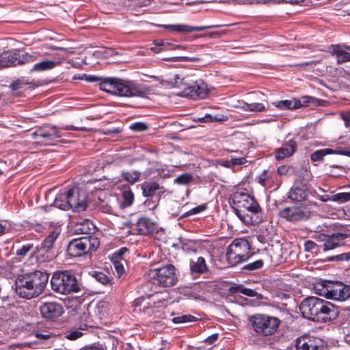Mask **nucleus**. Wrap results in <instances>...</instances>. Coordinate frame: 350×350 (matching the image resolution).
I'll use <instances>...</instances> for the list:
<instances>
[{"instance_id": "f257e3e1", "label": "nucleus", "mask_w": 350, "mask_h": 350, "mask_svg": "<svg viewBox=\"0 0 350 350\" xmlns=\"http://www.w3.org/2000/svg\"><path fill=\"white\" fill-rule=\"evenodd\" d=\"M49 280L46 273L35 271L18 275L16 280V292L23 298L30 299L39 296Z\"/></svg>"}, {"instance_id": "f03ea898", "label": "nucleus", "mask_w": 350, "mask_h": 350, "mask_svg": "<svg viewBox=\"0 0 350 350\" xmlns=\"http://www.w3.org/2000/svg\"><path fill=\"white\" fill-rule=\"evenodd\" d=\"M100 89L107 93L128 97H145L147 89L142 85L124 81L118 78L100 79Z\"/></svg>"}, {"instance_id": "7ed1b4c3", "label": "nucleus", "mask_w": 350, "mask_h": 350, "mask_svg": "<svg viewBox=\"0 0 350 350\" xmlns=\"http://www.w3.org/2000/svg\"><path fill=\"white\" fill-rule=\"evenodd\" d=\"M252 329L258 336H269L273 334L279 325L280 320L265 314H256L248 317Z\"/></svg>"}, {"instance_id": "20e7f679", "label": "nucleus", "mask_w": 350, "mask_h": 350, "mask_svg": "<svg viewBox=\"0 0 350 350\" xmlns=\"http://www.w3.org/2000/svg\"><path fill=\"white\" fill-rule=\"evenodd\" d=\"M52 289L60 294L77 293L79 284L74 274L69 271L55 272L51 280Z\"/></svg>"}, {"instance_id": "39448f33", "label": "nucleus", "mask_w": 350, "mask_h": 350, "mask_svg": "<svg viewBox=\"0 0 350 350\" xmlns=\"http://www.w3.org/2000/svg\"><path fill=\"white\" fill-rule=\"evenodd\" d=\"M100 245L98 239L94 236L83 237L72 240L67 247L68 254L73 257H79L94 252Z\"/></svg>"}, {"instance_id": "423d86ee", "label": "nucleus", "mask_w": 350, "mask_h": 350, "mask_svg": "<svg viewBox=\"0 0 350 350\" xmlns=\"http://www.w3.org/2000/svg\"><path fill=\"white\" fill-rule=\"evenodd\" d=\"M148 276L154 284L163 287L172 286L177 282L176 268L171 264L150 270Z\"/></svg>"}, {"instance_id": "0eeeda50", "label": "nucleus", "mask_w": 350, "mask_h": 350, "mask_svg": "<svg viewBox=\"0 0 350 350\" xmlns=\"http://www.w3.org/2000/svg\"><path fill=\"white\" fill-rule=\"evenodd\" d=\"M250 246L248 241L243 239H236L228 247L226 258L231 266H235L237 264L248 259L250 255Z\"/></svg>"}, {"instance_id": "6e6552de", "label": "nucleus", "mask_w": 350, "mask_h": 350, "mask_svg": "<svg viewBox=\"0 0 350 350\" xmlns=\"http://www.w3.org/2000/svg\"><path fill=\"white\" fill-rule=\"evenodd\" d=\"M320 105V100L309 96H304L299 99L281 100L272 103V105L280 110H295L304 107H316Z\"/></svg>"}, {"instance_id": "1a4fd4ad", "label": "nucleus", "mask_w": 350, "mask_h": 350, "mask_svg": "<svg viewBox=\"0 0 350 350\" xmlns=\"http://www.w3.org/2000/svg\"><path fill=\"white\" fill-rule=\"evenodd\" d=\"M232 199L238 217L247 210L253 209L254 207L259 206L258 203L252 197L243 192H235L232 195Z\"/></svg>"}, {"instance_id": "9d476101", "label": "nucleus", "mask_w": 350, "mask_h": 350, "mask_svg": "<svg viewBox=\"0 0 350 350\" xmlns=\"http://www.w3.org/2000/svg\"><path fill=\"white\" fill-rule=\"evenodd\" d=\"M347 238L348 235L343 233H334L330 235L320 234L317 237L319 241L322 243L319 247H321L323 251L334 250L336 247L345 245Z\"/></svg>"}, {"instance_id": "9b49d317", "label": "nucleus", "mask_w": 350, "mask_h": 350, "mask_svg": "<svg viewBox=\"0 0 350 350\" xmlns=\"http://www.w3.org/2000/svg\"><path fill=\"white\" fill-rule=\"evenodd\" d=\"M68 210L82 212L87 208L86 194L78 188L74 187L68 191Z\"/></svg>"}, {"instance_id": "f8f14e48", "label": "nucleus", "mask_w": 350, "mask_h": 350, "mask_svg": "<svg viewBox=\"0 0 350 350\" xmlns=\"http://www.w3.org/2000/svg\"><path fill=\"white\" fill-rule=\"evenodd\" d=\"M62 135L57 127L49 125L37 129L32 133V138L38 143L50 144L55 138H59Z\"/></svg>"}, {"instance_id": "ddd939ff", "label": "nucleus", "mask_w": 350, "mask_h": 350, "mask_svg": "<svg viewBox=\"0 0 350 350\" xmlns=\"http://www.w3.org/2000/svg\"><path fill=\"white\" fill-rule=\"evenodd\" d=\"M207 94L208 89L203 81H194L191 79V82H189V85L184 88V90L178 93V95L191 98H204Z\"/></svg>"}, {"instance_id": "4468645a", "label": "nucleus", "mask_w": 350, "mask_h": 350, "mask_svg": "<svg viewBox=\"0 0 350 350\" xmlns=\"http://www.w3.org/2000/svg\"><path fill=\"white\" fill-rule=\"evenodd\" d=\"M322 300V299L316 297H309L304 299L299 305V310L303 316L314 321Z\"/></svg>"}, {"instance_id": "2eb2a0df", "label": "nucleus", "mask_w": 350, "mask_h": 350, "mask_svg": "<svg viewBox=\"0 0 350 350\" xmlns=\"http://www.w3.org/2000/svg\"><path fill=\"white\" fill-rule=\"evenodd\" d=\"M337 314L338 311L334 305L323 299L314 321L326 322L335 319Z\"/></svg>"}, {"instance_id": "dca6fc26", "label": "nucleus", "mask_w": 350, "mask_h": 350, "mask_svg": "<svg viewBox=\"0 0 350 350\" xmlns=\"http://www.w3.org/2000/svg\"><path fill=\"white\" fill-rule=\"evenodd\" d=\"M297 350H325L323 341L311 336L299 337L296 340Z\"/></svg>"}, {"instance_id": "f3484780", "label": "nucleus", "mask_w": 350, "mask_h": 350, "mask_svg": "<svg viewBox=\"0 0 350 350\" xmlns=\"http://www.w3.org/2000/svg\"><path fill=\"white\" fill-rule=\"evenodd\" d=\"M309 214L310 212L302 206L287 207L280 211L281 217L291 221L306 219Z\"/></svg>"}, {"instance_id": "a211bd4d", "label": "nucleus", "mask_w": 350, "mask_h": 350, "mask_svg": "<svg viewBox=\"0 0 350 350\" xmlns=\"http://www.w3.org/2000/svg\"><path fill=\"white\" fill-rule=\"evenodd\" d=\"M329 289V299L345 301L350 297V286L341 282H332Z\"/></svg>"}, {"instance_id": "6ab92c4d", "label": "nucleus", "mask_w": 350, "mask_h": 350, "mask_svg": "<svg viewBox=\"0 0 350 350\" xmlns=\"http://www.w3.org/2000/svg\"><path fill=\"white\" fill-rule=\"evenodd\" d=\"M41 314L45 319L57 318L63 313L62 306L55 302H46L40 306Z\"/></svg>"}, {"instance_id": "aec40b11", "label": "nucleus", "mask_w": 350, "mask_h": 350, "mask_svg": "<svg viewBox=\"0 0 350 350\" xmlns=\"http://www.w3.org/2000/svg\"><path fill=\"white\" fill-rule=\"evenodd\" d=\"M329 52L335 56L338 64L350 62V45L333 44L329 47Z\"/></svg>"}, {"instance_id": "412c9836", "label": "nucleus", "mask_w": 350, "mask_h": 350, "mask_svg": "<svg viewBox=\"0 0 350 350\" xmlns=\"http://www.w3.org/2000/svg\"><path fill=\"white\" fill-rule=\"evenodd\" d=\"M223 25H206V26H190L187 25L183 24H176V25H167L163 27L169 29L170 31H175L179 33H191L193 31H200L205 29H214L221 27Z\"/></svg>"}, {"instance_id": "4be33fe9", "label": "nucleus", "mask_w": 350, "mask_h": 350, "mask_svg": "<svg viewBox=\"0 0 350 350\" xmlns=\"http://www.w3.org/2000/svg\"><path fill=\"white\" fill-rule=\"evenodd\" d=\"M239 218L246 225L258 224L262 221V209L260 206H256L242 213Z\"/></svg>"}, {"instance_id": "5701e85b", "label": "nucleus", "mask_w": 350, "mask_h": 350, "mask_svg": "<svg viewBox=\"0 0 350 350\" xmlns=\"http://www.w3.org/2000/svg\"><path fill=\"white\" fill-rule=\"evenodd\" d=\"M297 148L296 142L291 139L282 144V146L277 148L275 152V157L277 160H282L289 157L295 152Z\"/></svg>"}, {"instance_id": "b1692460", "label": "nucleus", "mask_w": 350, "mask_h": 350, "mask_svg": "<svg viewBox=\"0 0 350 350\" xmlns=\"http://www.w3.org/2000/svg\"><path fill=\"white\" fill-rule=\"evenodd\" d=\"M189 269L193 275H200L209 271L205 258L202 256H199L196 260L191 259L189 262Z\"/></svg>"}, {"instance_id": "393cba45", "label": "nucleus", "mask_w": 350, "mask_h": 350, "mask_svg": "<svg viewBox=\"0 0 350 350\" xmlns=\"http://www.w3.org/2000/svg\"><path fill=\"white\" fill-rule=\"evenodd\" d=\"M136 228L140 234L147 235L154 232L156 229L154 223L147 218H141L138 219L136 224Z\"/></svg>"}, {"instance_id": "a878e982", "label": "nucleus", "mask_w": 350, "mask_h": 350, "mask_svg": "<svg viewBox=\"0 0 350 350\" xmlns=\"http://www.w3.org/2000/svg\"><path fill=\"white\" fill-rule=\"evenodd\" d=\"M308 194V189L306 186H295L288 192V198L292 201L301 202L306 199Z\"/></svg>"}, {"instance_id": "bb28decb", "label": "nucleus", "mask_w": 350, "mask_h": 350, "mask_svg": "<svg viewBox=\"0 0 350 350\" xmlns=\"http://www.w3.org/2000/svg\"><path fill=\"white\" fill-rule=\"evenodd\" d=\"M17 51H5L0 55V68L16 66Z\"/></svg>"}, {"instance_id": "cd10ccee", "label": "nucleus", "mask_w": 350, "mask_h": 350, "mask_svg": "<svg viewBox=\"0 0 350 350\" xmlns=\"http://www.w3.org/2000/svg\"><path fill=\"white\" fill-rule=\"evenodd\" d=\"M332 281L321 280L314 284V293L320 296L329 299Z\"/></svg>"}, {"instance_id": "c85d7f7f", "label": "nucleus", "mask_w": 350, "mask_h": 350, "mask_svg": "<svg viewBox=\"0 0 350 350\" xmlns=\"http://www.w3.org/2000/svg\"><path fill=\"white\" fill-rule=\"evenodd\" d=\"M96 231V226L90 219H85L81 223H78L75 226V232L78 234H90Z\"/></svg>"}, {"instance_id": "c756f323", "label": "nucleus", "mask_w": 350, "mask_h": 350, "mask_svg": "<svg viewBox=\"0 0 350 350\" xmlns=\"http://www.w3.org/2000/svg\"><path fill=\"white\" fill-rule=\"evenodd\" d=\"M142 193L146 197H151L155 195L157 191L163 189L160 185L155 182L144 183L141 185Z\"/></svg>"}, {"instance_id": "7c9ffc66", "label": "nucleus", "mask_w": 350, "mask_h": 350, "mask_svg": "<svg viewBox=\"0 0 350 350\" xmlns=\"http://www.w3.org/2000/svg\"><path fill=\"white\" fill-rule=\"evenodd\" d=\"M60 234L59 229H55L49 232L48 236L45 238L42 243V247L46 251L51 250L56 241L58 236Z\"/></svg>"}, {"instance_id": "2f4dec72", "label": "nucleus", "mask_w": 350, "mask_h": 350, "mask_svg": "<svg viewBox=\"0 0 350 350\" xmlns=\"http://www.w3.org/2000/svg\"><path fill=\"white\" fill-rule=\"evenodd\" d=\"M68 191L58 193L54 200V206L63 211L68 210Z\"/></svg>"}, {"instance_id": "473e14b6", "label": "nucleus", "mask_w": 350, "mask_h": 350, "mask_svg": "<svg viewBox=\"0 0 350 350\" xmlns=\"http://www.w3.org/2000/svg\"><path fill=\"white\" fill-rule=\"evenodd\" d=\"M57 64L58 63L57 62L52 60L42 61L35 64L31 71L41 72L51 70L55 68Z\"/></svg>"}, {"instance_id": "72a5a7b5", "label": "nucleus", "mask_w": 350, "mask_h": 350, "mask_svg": "<svg viewBox=\"0 0 350 350\" xmlns=\"http://www.w3.org/2000/svg\"><path fill=\"white\" fill-rule=\"evenodd\" d=\"M174 86L183 89L189 85V82H191V79L189 77H185L183 74H177L174 77Z\"/></svg>"}, {"instance_id": "f704fd0d", "label": "nucleus", "mask_w": 350, "mask_h": 350, "mask_svg": "<svg viewBox=\"0 0 350 350\" xmlns=\"http://www.w3.org/2000/svg\"><path fill=\"white\" fill-rule=\"evenodd\" d=\"M142 173L139 171H125L122 172V177L130 184H134L139 180Z\"/></svg>"}, {"instance_id": "c9c22d12", "label": "nucleus", "mask_w": 350, "mask_h": 350, "mask_svg": "<svg viewBox=\"0 0 350 350\" xmlns=\"http://www.w3.org/2000/svg\"><path fill=\"white\" fill-rule=\"evenodd\" d=\"M242 109L247 111L260 112L265 110V107L262 103H244Z\"/></svg>"}, {"instance_id": "e433bc0d", "label": "nucleus", "mask_w": 350, "mask_h": 350, "mask_svg": "<svg viewBox=\"0 0 350 350\" xmlns=\"http://www.w3.org/2000/svg\"><path fill=\"white\" fill-rule=\"evenodd\" d=\"M331 201L345 203L350 201V192H341L331 196Z\"/></svg>"}, {"instance_id": "4c0bfd02", "label": "nucleus", "mask_w": 350, "mask_h": 350, "mask_svg": "<svg viewBox=\"0 0 350 350\" xmlns=\"http://www.w3.org/2000/svg\"><path fill=\"white\" fill-rule=\"evenodd\" d=\"M330 152L331 151H328L327 148L318 150L311 154L310 159L312 161H321L325 156L330 154Z\"/></svg>"}, {"instance_id": "58836bf2", "label": "nucleus", "mask_w": 350, "mask_h": 350, "mask_svg": "<svg viewBox=\"0 0 350 350\" xmlns=\"http://www.w3.org/2000/svg\"><path fill=\"white\" fill-rule=\"evenodd\" d=\"M182 249L186 252H196V243L191 240L183 239L180 241Z\"/></svg>"}, {"instance_id": "ea45409f", "label": "nucleus", "mask_w": 350, "mask_h": 350, "mask_svg": "<svg viewBox=\"0 0 350 350\" xmlns=\"http://www.w3.org/2000/svg\"><path fill=\"white\" fill-rule=\"evenodd\" d=\"M113 264V267L117 275L120 278L125 273L124 263L125 262L124 259L120 260H111Z\"/></svg>"}, {"instance_id": "a19ab883", "label": "nucleus", "mask_w": 350, "mask_h": 350, "mask_svg": "<svg viewBox=\"0 0 350 350\" xmlns=\"http://www.w3.org/2000/svg\"><path fill=\"white\" fill-rule=\"evenodd\" d=\"M196 318L192 315H182L172 319L174 323H185L196 321Z\"/></svg>"}, {"instance_id": "79ce46f5", "label": "nucleus", "mask_w": 350, "mask_h": 350, "mask_svg": "<svg viewBox=\"0 0 350 350\" xmlns=\"http://www.w3.org/2000/svg\"><path fill=\"white\" fill-rule=\"evenodd\" d=\"M226 119L224 117L219 118L213 116L210 114H206L202 117L198 118V121L200 122H222Z\"/></svg>"}, {"instance_id": "37998d69", "label": "nucleus", "mask_w": 350, "mask_h": 350, "mask_svg": "<svg viewBox=\"0 0 350 350\" xmlns=\"http://www.w3.org/2000/svg\"><path fill=\"white\" fill-rule=\"evenodd\" d=\"M193 180V176L189 173H185L178 176L174 182L178 185H187Z\"/></svg>"}, {"instance_id": "c03bdc74", "label": "nucleus", "mask_w": 350, "mask_h": 350, "mask_svg": "<svg viewBox=\"0 0 350 350\" xmlns=\"http://www.w3.org/2000/svg\"><path fill=\"white\" fill-rule=\"evenodd\" d=\"M264 265L262 260H257L253 262L248 263L242 267L243 270L254 271L261 268Z\"/></svg>"}, {"instance_id": "a18cd8bd", "label": "nucleus", "mask_w": 350, "mask_h": 350, "mask_svg": "<svg viewBox=\"0 0 350 350\" xmlns=\"http://www.w3.org/2000/svg\"><path fill=\"white\" fill-rule=\"evenodd\" d=\"M33 61V57L29 53H25L20 55L17 52V58L16 61V66L19 64H23L27 62H30Z\"/></svg>"}, {"instance_id": "49530a36", "label": "nucleus", "mask_w": 350, "mask_h": 350, "mask_svg": "<svg viewBox=\"0 0 350 350\" xmlns=\"http://www.w3.org/2000/svg\"><path fill=\"white\" fill-rule=\"evenodd\" d=\"M92 276L99 282L103 284H107L110 282V278L104 273L94 271Z\"/></svg>"}, {"instance_id": "de8ad7c7", "label": "nucleus", "mask_w": 350, "mask_h": 350, "mask_svg": "<svg viewBox=\"0 0 350 350\" xmlns=\"http://www.w3.org/2000/svg\"><path fill=\"white\" fill-rule=\"evenodd\" d=\"M123 202L124 206H129L133 202L134 195L131 191H125L122 193Z\"/></svg>"}, {"instance_id": "09e8293b", "label": "nucleus", "mask_w": 350, "mask_h": 350, "mask_svg": "<svg viewBox=\"0 0 350 350\" xmlns=\"http://www.w3.org/2000/svg\"><path fill=\"white\" fill-rule=\"evenodd\" d=\"M130 129L135 132L144 131L148 129L147 124L142 122H137L129 126Z\"/></svg>"}, {"instance_id": "8fccbe9b", "label": "nucleus", "mask_w": 350, "mask_h": 350, "mask_svg": "<svg viewBox=\"0 0 350 350\" xmlns=\"http://www.w3.org/2000/svg\"><path fill=\"white\" fill-rule=\"evenodd\" d=\"M33 248L32 244H27L23 245L21 248L18 249L16 252V255L20 256H25Z\"/></svg>"}, {"instance_id": "3c124183", "label": "nucleus", "mask_w": 350, "mask_h": 350, "mask_svg": "<svg viewBox=\"0 0 350 350\" xmlns=\"http://www.w3.org/2000/svg\"><path fill=\"white\" fill-rule=\"evenodd\" d=\"M128 252V250L126 247H122L118 252L113 253L111 257V260H120L123 258V256Z\"/></svg>"}, {"instance_id": "603ef678", "label": "nucleus", "mask_w": 350, "mask_h": 350, "mask_svg": "<svg viewBox=\"0 0 350 350\" xmlns=\"http://www.w3.org/2000/svg\"><path fill=\"white\" fill-rule=\"evenodd\" d=\"M206 208V204L199 205V206H198L191 209L186 214L182 215L181 217H185L187 215H194V214L199 213L204 211Z\"/></svg>"}, {"instance_id": "864d4df0", "label": "nucleus", "mask_w": 350, "mask_h": 350, "mask_svg": "<svg viewBox=\"0 0 350 350\" xmlns=\"http://www.w3.org/2000/svg\"><path fill=\"white\" fill-rule=\"evenodd\" d=\"M327 150L331 151L330 154H340V155H345V156L349 157V154H350V151H349L348 150H347L345 148H338L336 149L327 148Z\"/></svg>"}, {"instance_id": "5fc2aeb1", "label": "nucleus", "mask_w": 350, "mask_h": 350, "mask_svg": "<svg viewBox=\"0 0 350 350\" xmlns=\"http://www.w3.org/2000/svg\"><path fill=\"white\" fill-rule=\"evenodd\" d=\"M83 333L80 331L73 330L66 334V338L70 340H75L82 336Z\"/></svg>"}, {"instance_id": "6e6d98bb", "label": "nucleus", "mask_w": 350, "mask_h": 350, "mask_svg": "<svg viewBox=\"0 0 350 350\" xmlns=\"http://www.w3.org/2000/svg\"><path fill=\"white\" fill-rule=\"evenodd\" d=\"M331 260L334 261H347L350 260V252L343 253L332 257Z\"/></svg>"}, {"instance_id": "4d7b16f0", "label": "nucleus", "mask_w": 350, "mask_h": 350, "mask_svg": "<svg viewBox=\"0 0 350 350\" xmlns=\"http://www.w3.org/2000/svg\"><path fill=\"white\" fill-rule=\"evenodd\" d=\"M246 159L243 157H241V158H235V157H231L230 158V163H231V166L232 167L233 165H241L244 163H246Z\"/></svg>"}, {"instance_id": "13d9d810", "label": "nucleus", "mask_w": 350, "mask_h": 350, "mask_svg": "<svg viewBox=\"0 0 350 350\" xmlns=\"http://www.w3.org/2000/svg\"><path fill=\"white\" fill-rule=\"evenodd\" d=\"M245 287L242 284H237L231 287V291L232 293H240L243 294Z\"/></svg>"}, {"instance_id": "bf43d9fd", "label": "nucleus", "mask_w": 350, "mask_h": 350, "mask_svg": "<svg viewBox=\"0 0 350 350\" xmlns=\"http://www.w3.org/2000/svg\"><path fill=\"white\" fill-rule=\"evenodd\" d=\"M306 251L310 252L312 251L316 247L317 244L312 241H307L304 245Z\"/></svg>"}, {"instance_id": "052dcab7", "label": "nucleus", "mask_w": 350, "mask_h": 350, "mask_svg": "<svg viewBox=\"0 0 350 350\" xmlns=\"http://www.w3.org/2000/svg\"><path fill=\"white\" fill-rule=\"evenodd\" d=\"M341 118L345 122V126L346 127L350 126V112L342 113Z\"/></svg>"}, {"instance_id": "680f3d73", "label": "nucleus", "mask_w": 350, "mask_h": 350, "mask_svg": "<svg viewBox=\"0 0 350 350\" xmlns=\"http://www.w3.org/2000/svg\"><path fill=\"white\" fill-rule=\"evenodd\" d=\"M243 295H247L248 297H258L260 295L257 292H256L253 289L247 288H245Z\"/></svg>"}, {"instance_id": "e2e57ef3", "label": "nucleus", "mask_w": 350, "mask_h": 350, "mask_svg": "<svg viewBox=\"0 0 350 350\" xmlns=\"http://www.w3.org/2000/svg\"><path fill=\"white\" fill-rule=\"evenodd\" d=\"M217 162L219 165L225 167L230 168L232 167L231 163H230V159H226V160L225 159H219Z\"/></svg>"}, {"instance_id": "0e129e2a", "label": "nucleus", "mask_w": 350, "mask_h": 350, "mask_svg": "<svg viewBox=\"0 0 350 350\" xmlns=\"http://www.w3.org/2000/svg\"><path fill=\"white\" fill-rule=\"evenodd\" d=\"M337 168H339V169H344L343 167L342 166H338V165H332L329 167V174L333 176H338L339 174H338L337 173H334V170Z\"/></svg>"}, {"instance_id": "69168bd1", "label": "nucleus", "mask_w": 350, "mask_h": 350, "mask_svg": "<svg viewBox=\"0 0 350 350\" xmlns=\"http://www.w3.org/2000/svg\"><path fill=\"white\" fill-rule=\"evenodd\" d=\"M80 350H104V349L103 347H98V346H90V347H86Z\"/></svg>"}, {"instance_id": "338daca9", "label": "nucleus", "mask_w": 350, "mask_h": 350, "mask_svg": "<svg viewBox=\"0 0 350 350\" xmlns=\"http://www.w3.org/2000/svg\"><path fill=\"white\" fill-rule=\"evenodd\" d=\"M278 172L280 175L285 174L287 172V168L285 166H280L278 168Z\"/></svg>"}, {"instance_id": "774afa93", "label": "nucleus", "mask_w": 350, "mask_h": 350, "mask_svg": "<svg viewBox=\"0 0 350 350\" xmlns=\"http://www.w3.org/2000/svg\"><path fill=\"white\" fill-rule=\"evenodd\" d=\"M36 336L39 338V339H43V340H46L47 338H49L50 337V335L49 334H40V333H36Z\"/></svg>"}]
</instances>
